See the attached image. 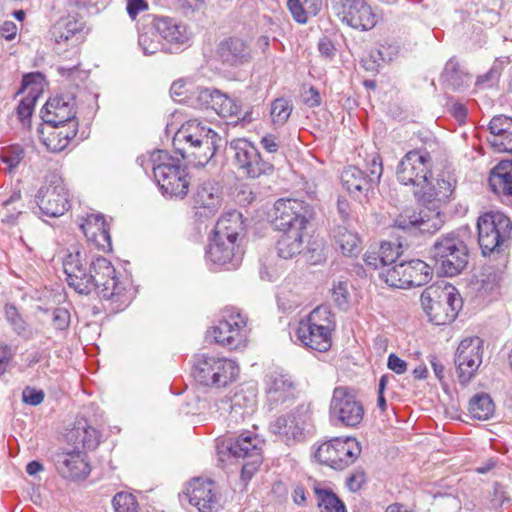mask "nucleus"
Segmentation results:
<instances>
[{
    "label": "nucleus",
    "mask_w": 512,
    "mask_h": 512,
    "mask_svg": "<svg viewBox=\"0 0 512 512\" xmlns=\"http://www.w3.org/2000/svg\"><path fill=\"white\" fill-rule=\"evenodd\" d=\"M193 209L200 216L214 215L221 206L220 187L214 182L200 184L192 197Z\"/></svg>",
    "instance_id": "25"
},
{
    "label": "nucleus",
    "mask_w": 512,
    "mask_h": 512,
    "mask_svg": "<svg viewBox=\"0 0 512 512\" xmlns=\"http://www.w3.org/2000/svg\"><path fill=\"white\" fill-rule=\"evenodd\" d=\"M63 268L70 287L80 294L91 293L90 269L87 270L84 265V257L80 250H74L66 255Z\"/></svg>",
    "instance_id": "21"
},
{
    "label": "nucleus",
    "mask_w": 512,
    "mask_h": 512,
    "mask_svg": "<svg viewBox=\"0 0 512 512\" xmlns=\"http://www.w3.org/2000/svg\"><path fill=\"white\" fill-rule=\"evenodd\" d=\"M115 512H138V503L130 493H117L112 500Z\"/></svg>",
    "instance_id": "52"
},
{
    "label": "nucleus",
    "mask_w": 512,
    "mask_h": 512,
    "mask_svg": "<svg viewBox=\"0 0 512 512\" xmlns=\"http://www.w3.org/2000/svg\"><path fill=\"white\" fill-rule=\"evenodd\" d=\"M294 337L296 338V342L300 345L318 352L328 351L332 344L331 335H327L323 331L312 327V325L304 319L299 321L294 332Z\"/></svg>",
    "instance_id": "30"
},
{
    "label": "nucleus",
    "mask_w": 512,
    "mask_h": 512,
    "mask_svg": "<svg viewBox=\"0 0 512 512\" xmlns=\"http://www.w3.org/2000/svg\"><path fill=\"white\" fill-rule=\"evenodd\" d=\"M239 372L235 361L209 354L196 356L192 369L193 378L198 384L217 389L236 381Z\"/></svg>",
    "instance_id": "4"
},
{
    "label": "nucleus",
    "mask_w": 512,
    "mask_h": 512,
    "mask_svg": "<svg viewBox=\"0 0 512 512\" xmlns=\"http://www.w3.org/2000/svg\"><path fill=\"white\" fill-rule=\"evenodd\" d=\"M478 242L484 255L495 251L510 239L512 222L502 212H488L477 222Z\"/></svg>",
    "instance_id": "7"
},
{
    "label": "nucleus",
    "mask_w": 512,
    "mask_h": 512,
    "mask_svg": "<svg viewBox=\"0 0 512 512\" xmlns=\"http://www.w3.org/2000/svg\"><path fill=\"white\" fill-rule=\"evenodd\" d=\"M330 416L346 427H356L364 416V408L347 387H336L330 402Z\"/></svg>",
    "instance_id": "16"
},
{
    "label": "nucleus",
    "mask_w": 512,
    "mask_h": 512,
    "mask_svg": "<svg viewBox=\"0 0 512 512\" xmlns=\"http://www.w3.org/2000/svg\"><path fill=\"white\" fill-rule=\"evenodd\" d=\"M127 13L131 19H136L140 12L148 9V4L145 0H127Z\"/></svg>",
    "instance_id": "62"
},
{
    "label": "nucleus",
    "mask_w": 512,
    "mask_h": 512,
    "mask_svg": "<svg viewBox=\"0 0 512 512\" xmlns=\"http://www.w3.org/2000/svg\"><path fill=\"white\" fill-rule=\"evenodd\" d=\"M304 320L327 335H331L335 328V319L328 306L316 307Z\"/></svg>",
    "instance_id": "45"
},
{
    "label": "nucleus",
    "mask_w": 512,
    "mask_h": 512,
    "mask_svg": "<svg viewBox=\"0 0 512 512\" xmlns=\"http://www.w3.org/2000/svg\"><path fill=\"white\" fill-rule=\"evenodd\" d=\"M441 78L443 83L453 90L465 86L469 80L468 75L460 69L459 64L453 59L446 63Z\"/></svg>",
    "instance_id": "46"
},
{
    "label": "nucleus",
    "mask_w": 512,
    "mask_h": 512,
    "mask_svg": "<svg viewBox=\"0 0 512 512\" xmlns=\"http://www.w3.org/2000/svg\"><path fill=\"white\" fill-rule=\"evenodd\" d=\"M262 147L269 153H275L280 148V140L274 134H267L261 138Z\"/></svg>",
    "instance_id": "64"
},
{
    "label": "nucleus",
    "mask_w": 512,
    "mask_h": 512,
    "mask_svg": "<svg viewBox=\"0 0 512 512\" xmlns=\"http://www.w3.org/2000/svg\"><path fill=\"white\" fill-rule=\"evenodd\" d=\"M81 229L88 241L104 251L112 249L109 224L105 221L102 214H90L81 225Z\"/></svg>",
    "instance_id": "29"
},
{
    "label": "nucleus",
    "mask_w": 512,
    "mask_h": 512,
    "mask_svg": "<svg viewBox=\"0 0 512 512\" xmlns=\"http://www.w3.org/2000/svg\"><path fill=\"white\" fill-rule=\"evenodd\" d=\"M390 379H393L392 375H388V374L382 375L379 380V384H378L377 406L383 412L387 408L386 400L384 397V391H385L386 386H387L388 382L390 381Z\"/></svg>",
    "instance_id": "61"
},
{
    "label": "nucleus",
    "mask_w": 512,
    "mask_h": 512,
    "mask_svg": "<svg viewBox=\"0 0 512 512\" xmlns=\"http://www.w3.org/2000/svg\"><path fill=\"white\" fill-rule=\"evenodd\" d=\"M293 110L291 102L285 98H277L271 103V121L276 126H283L289 119Z\"/></svg>",
    "instance_id": "50"
},
{
    "label": "nucleus",
    "mask_w": 512,
    "mask_h": 512,
    "mask_svg": "<svg viewBox=\"0 0 512 512\" xmlns=\"http://www.w3.org/2000/svg\"><path fill=\"white\" fill-rule=\"evenodd\" d=\"M244 231L243 216L238 211L224 214L216 223L214 235L219 239H225L237 243Z\"/></svg>",
    "instance_id": "35"
},
{
    "label": "nucleus",
    "mask_w": 512,
    "mask_h": 512,
    "mask_svg": "<svg viewBox=\"0 0 512 512\" xmlns=\"http://www.w3.org/2000/svg\"><path fill=\"white\" fill-rule=\"evenodd\" d=\"M68 440L86 449H95L100 442L99 432L88 424L86 419L77 420L68 433Z\"/></svg>",
    "instance_id": "36"
},
{
    "label": "nucleus",
    "mask_w": 512,
    "mask_h": 512,
    "mask_svg": "<svg viewBox=\"0 0 512 512\" xmlns=\"http://www.w3.org/2000/svg\"><path fill=\"white\" fill-rule=\"evenodd\" d=\"M43 214L59 217L70 207L68 190L60 177L54 176L49 185L42 186L36 195Z\"/></svg>",
    "instance_id": "17"
},
{
    "label": "nucleus",
    "mask_w": 512,
    "mask_h": 512,
    "mask_svg": "<svg viewBox=\"0 0 512 512\" xmlns=\"http://www.w3.org/2000/svg\"><path fill=\"white\" fill-rule=\"evenodd\" d=\"M208 335L217 344L230 350L242 348L249 335L247 317L234 308L226 310L218 323L208 331Z\"/></svg>",
    "instance_id": "6"
},
{
    "label": "nucleus",
    "mask_w": 512,
    "mask_h": 512,
    "mask_svg": "<svg viewBox=\"0 0 512 512\" xmlns=\"http://www.w3.org/2000/svg\"><path fill=\"white\" fill-rule=\"evenodd\" d=\"M199 97L222 117H234L240 114V105L237 101L219 90L206 88L200 92Z\"/></svg>",
    "instance_id": "32"
},
{
    "label": "nucleus",
    "mask_w": 512,
    "mask_h": 512,
    "mask_svg": "<svg viewBox=\"0 0 512 512\" xmlns=\"http://www.w3.org/2000/svg\"><path fill=\"white\" fill-rule=\"evenodd\" d=\"M266 395L271 409L291 401L295 397L294 382L288 375L271 373L266 378Z\"/></svg>",
    "instance_id": "24"
},
{
    "label": "nucleus",
    "mask_w": 512,
    "mask_h": 512,
    "mask_svg": "<svg viewBox=\"0 0 512 512\" xmlns=\"http://www.w3.org/2000/svg\"><path fill=\"white\" fill-rule=\"evenodd\" d=\"M83 24L73 17L59 19L52 27L51 34L57 44L78 41Z\"/></svg>",
    "instance_id": "40"
},
{
    "label": "nucleus",
    "mask_w": 512,
    "mask_h": 512,
    "mask_svg": "<svg viewBox=\"0 0 512 512\" xmlns=\"http://www.w3.org/2000/svg\"><path fill=\"white\" fill-rule=\"evenodd\" d=\"M455 184L456 181L451 176L437 179L435 184L428 179L427 186L422 190H414V194L420 200L431 204V208L436 207V210L439 211V204L449 200L454 192Z\"/></svg>",
    "instance_id": "31"
},
{
    "label": "nucleus",
    "mask_w": 512,
    "mask_h": 512,
    "mask_svg": "<svg viewBox=\"0 0 512 512\" xmlns=\"http://www.w3.org/2000/svg\"><path fill=\"white\" fill-rule=\"evenodd\" d=\"M489 183L495 193L512 196V161H501L492 170Z\"/></svg>",
    "instance_id": "39"
},
{
    "label": "nucleus",
    "mask_w": 512,
    "mask_h": 512,
    "mask_svg": "<svg viewBox=\"0 0 512 512\" xmlns=\"http://www.w3.org/2000/svg\"><path fill=\"white\" fill-rule=\"evenodd\" d=\"M431 256L439 273L445 276L459 274L468 263V249L454 233L441 236L431 248Z\"/></svg>",
    "instance_id": "5"
},
{
    "label": "nucleus",
    "mask_w": 512,
    "mask_h": 512,
    "mask_svg": "<svg viewBox=\"0 0 512 512\" xmlns=\"http://www.w3.org/2000/svg\"><path fill=\"white\" fill-rule=\"evenodd\" d=\"M333 239L343 255L355 256L361 250L358 234L345 225H338L333 230Z\"/></svg>",
    "instance_id": "41"
},
{
    "label": "nucleus",
    "mask_w": 512,
    "mask_h": 512,
    "mask_svg": "<svg viewBox=\"0 0 512 512\" xmlns=\"http://www.w3.org/2000/svg\"><path fill=\"white\" fill-rule=\"evenodd\" d=\"M312 425V411L309 405L301 404L292 412L279 416L270 424V431L288 444L300 441L304 432Z\"/></svg>",
    "instance_id": "13"
},
{
    "label": "nucleus",
    "mask_w": 512,
    "mask_h": 512,
    "mask_svg": "<svg viewBox=\"0 0 512 512\" xmlns=\"http://www.w3.org/2000/svg\"><path fill=\"white\" fill-rule=\"evenodd\" d=\"M230 149L234 152L235 165L247 177L258 178L273 172V164L262 159L256 146L248 140L234 139L230 143Z\"/></svg>",
    "instance_id": "12"
},
{
    "label": "nucleus",
    "mask_w": 512,
    "mask_h": 512,
    "mask_svg": "<svg viewBox=\"0 0 512 512\" xmlns=\"http://www.w3.org/2000/svg\"><path fill=\"white\" fill-rule=\"evenodd\" d=\"M490 135L487 141L495 152L512 153V118L498 115L489 123Z\"/></svg>",
    "instance_id": "28"
},
{
    "label": "nucleus",
    "mask_w": 512,
    "mask_h": 512,
    "mask_svg": "<svg viewBox=\"0 0 512 512\" xmlns=\"http://www.w3.org/2000/svg\"><path fill=\"white\" fill-rule=\"evenodd\" d=\"M483 341L474 336L463 339L455 353V365L459 382L468 384L475 376L483 359Z\"/></svg>",
    "instance_id": "15"
},
{
    "label": "nucleus",
    "mask_w": 512,
    "mask_h": 512,
    "mask_svg": "<svg viewBox=\"0 0 512 512\" xmlns=\"http://www.w3.org/2000/svg\"><path fill=\"white\" fill-rule=\"evenodd\" d=\"M220 141L217 132L194 119L178 129L173 137V146L183 159L202 167L215 155Z\"/></svg>",
    "instance_id": "1"
},
{
    "label": "nucleus",
    "mask_w": 512,
    "mask_h": 512,
    "mask_svg": "<svg viewBox=\"0 0 512 512\" xmlns=\"http://www.w3.org/2000/svg\"><path fill=\"white\" fill-rule=\"evenodd\" d=\"M369 174H367L369 180L373 185L378 184L383 173L382 160L378 154L371 156L368 162Z\"/></svg>",
    "instance_id": "54"
},
{
    "label": "nucleus",
    "mask_w": 512,
    "mask_h": 512,
    "mask_svg": "<svg viewBox=\"0 0 512 512\" xmlns=\"http://www.w3.org/2000/svg\"><path fill=\"white\" fill-rule=\"evenodd\" d=\"M332 296L339 307L346 306L349 299L347 284L344 282H339L337 285H335L332 289Z\"/></svg>",
    "instance_id": "59"
},
{
    "label": "nucleus",
    "mask_w": 512,
    "mask_h": 512,
    "mask_svg": "<svg viewBox=\"0 0 512 512\" xmlns=\"http://www.w3.org/2000/svg\"><path fill=\"white\" fill-rule=\"evenodd\" d=\"M310 207L298 199H279L274 203L272 225L282 232L305 230Z\"/></svg>",
    "instance_id": "10"
},
{
    "label": "nucleus",
    "mask_w": 512,
    "mask_h": 512,
    "mask_svg": "<svg viewBox=\"0 0 512 512\" xmlns=\"http://www.w3.org/2000/svg\"><path fill=\"white\" fill-rule=\"evenodd\" d=\"M242 255L243 252L238 243L219 239L216 235H214L206 251V257L212 263L217 265L231 264L233 267L239 265Z\"/></svg>",
    "instance_id": "27"
},
{
    "label": "nucleus",
    "mask_w": 512,
    "mask_h": 512,
    "mask_svg": "<svg viewBox=\"0 0 512 512\" xmlns=\"http://www.w3.org/2000/svg\"><path fill=\"white\" fill-rule=\"evenodd\" d=\"M6 316L10 323L12 324V326L14 327V330L17 332V334L22 336L25 335V323L18 315V312L15 309V307H7Z\"/></svg>",
    "instance_id": "60"
},
{
    "label": "nucleus",
    "mask_w": 512,
    "mask_h": 512,
    "mask_svg": "<svg viewBox=\"0 0 512 512\" xmlns=\"http://www.w3.org/2000/svg\"><path fill=\"white\" fill-rule=\"evenodd\" d=\"M75 101L69 96H55L45 104L43 116L46 124L68 125L70 122H77L74 111Z\"/></svg>",
    "instance_id": "26"
},
{
    "label": "nucleus",
    "mask_w": 512,
    "mask_h": 512,
    "mask_svg": "<svg viewBox=\"0 0 512 512\" xmlns=\"http://www.w3.org/2000/svg\"><path fill=\"white\" fill-rule=\"evenodd\" d=\"M431 163L432 159L427 151L407 152L397 167L398 181L403 185L414 186L415 190H422L431 177Z\"/></svg>",
    "instance_id": "9"
},
{
    "label": "nucleus",
    "mask_w": 512,
    "mask_h": 512,
    "mask_svg": "<svg viewBox=\"0 0 512 512\" xmlns=\"http://www.w3.org/2000/svg\"><path fill=\"white\" fill-rule=\"evenodd\" d=\"M264 441L250 431H244L228 443L226 450L235 458L246 459L243 464L242 476L250 478L263 460Z\"/></svg>",
    "instance_id": "14"
},
{
    "label": "nucleus",
    "mask_w": 512,
    "mask_h": 512,
    "mask_svg": "<svg viewBox=\"0 0 512 512\" xmlns=\"http://www.w3.org/2000/svg\"><path fill=\"white\" fill-rule=\"evenodd\" d=\"M443 217L436 207H425L418 212L405 209L394 220V226L402 230H418L421 233H435L443 225Z\"/></svg>",
    "instance_id": "18"
},
{
    "label": "nucleus",
    "mask_w": 512,
    "mask_h": 512,
    "mask_svg": "<svg viewBox=\"0 0 512 512\" xmlns=\"http://www.w3.org/2000/svg\"><path fill=\"white\" fill-rule=\"evenodd\" d=\"M219 55L224 63L231 66L242 65L252 59L249 45L240 38H229L223 41L219 47Z\"/></svg>",
    "instance_id": "33"
},
{
    "label": "nucleus",
    "mask_w": 512,
    "mask_h": 512,
    "mask_svg": "<svg viewBox=\"0 0 512 512\" xmlns=\"http://www.w3.org/2000/svg\"><path fill=\"white\" fill-rule=\"evenodd\" d=\"M187 494L190 504L199 512H216L220 508L217 488L211 480L193 479L187 487Z\"/></svg>",
    "instance_id": "20"
},
{
    "label": "nucleus",
    "mask_w": 512,
    "mask_h": 512,
    "mask_svg": "<svg viewBox=\"0 0 512 512\" xmlns=\"http://www.w3.org/2000/svg\"><path fill=\"white\" fill-rule=\"evenodd\" d=\"M500 77V71L496 66H493L483 75H480L476 80V86L478 88L484 89L488 87H492L497 83Z\"/></svg>",
    "instance_id": "55"
},
{
    "label": "nucleus",
    "mask_w": 512,
    "mask_h": 512,
    "mask_svg": "<svg viewBox=\"0 0 512 512\" xmlns=\"http://www.w3.org/2000/svg\"><path fill=\"white\" fill-rule=\"evenodd\" d=\"M406 265L405 261L399 264L389 266L380 273V277L387 285L394 288L406 289L409 288V282L406 280Z\"/></svg>",
    "instance_id": "48"
},
{
    "label": "nucleus",
    "mask_w": 512,
    "mask_h": 512,
    "mask_svg": "<svg viewBox=\"0 0 512 512\" xmlns=\"http://www.w3.org/2000/svg\"><path fill=\"white\" fill-rule=\"evenodd\" d=\"M35 101L36 98L34 96H27L20 101L17 107V115L23 123L31 117Z\"/></svg>",
    "instance_id": "56"
},
{
    "label": "nucleus",
    "mask_w": 512,
    "mask_h": 512,
    "mask_svg": "<svg viewBox=\"0 0 512 512\" xmlns=\"http://www.w3.org/2000/svg\"><path fill=\"white\" fill-rule=\"evenodd\" d=\"M361 453V447L355 438H335L321 444L315 452V458L336 470H343L353 464Z\"/></svg>",
    "instance_id": "8"
},
{
    "label": "nucleus",
    "mask_w": 512,
    "mask_h": 512,
    "mask_svg": "<svg viewBox=\"0 0 512 512\" xmlns=\"http://www.w3.org/2000/svg\"><path fill=\"white\" fill-rule=\"evenodd\" d=\"M420 301L429 320L436 325L451 323L462 308V298L456 288L445 283L427 287Z\"/></svg>",
    "instance_id": "3"
},
{
    "label": "nucleus",
    "mask_w": 512,
    "mask_h": 512,
    "mask_svg": "<svg viewBox=\"0 0 512 512\" xmlns=\"http://www.w3.org/2000/svg\"><path fill=\"white\" fill-rule=\"evenodd\" d=\"M406 280H408L409 288L427 284L433 275L432 268L420 259L405 261Z\"/></svg>",
    "instance_id": "42"
},
{
    "label": "nucleus",
    "mask_w": 512,
    "mask_h": 512,
    "mask_svg": "<svg viewBox=\"0 0 512 512\" xmlns=\"http://www.w3.org/2000/svg\"><path fill=\"white\" fill-rule=\"evenodd\" d=\"M58 474L68 480L85 479L90 473V466L84 454L78 449L58 451L53 456Z\"/></svg>",
    "instance_id": "22"
},
{
    "label": "nucleus",
    "mask_w": 512,
    "mask_h": 512,
    "mask_svg": "<svg viewBox=\"0 0 512 512\" xmlns=\"http://www.w3.org/2000/svg\"><path fill=\"white\" fill-rule=\"evenodd\" d=\"M20 192H14L7 200L3 202V209L0 210L1 221L7 224H14L18 215L21 213L17 207L13 206L20 201Z\"/></svg>",
    "instance_id": "51"
},
{
    "label": "nucleus",
    "mask_w": 512,
    "mask_h": 512,
    "mask_svg": "<svg viewBox=\"0 0 512 512\" xmlns=\"http://www.w3.org/2000/svg\"><path fill=\"white\" fill-rule=\"evenodd\" d=\"M52 322L57 330H65L70 324V313L65 308H56L53 310Z\"/></svg>",
    "instance_id": "58"
},
{
    "label": "nucleus",
    "mask_w": 512,
    "mask_h": 512,
    "mask_svg": "<svg viewBox=\"0 0 512 512\" xmlns=\"http://www.w3.org/2000/svg\"><path fill=\"white\" fill-rule=\"evenodd\" d=\"M304 231L283 232L276 243L278 256L283 259H292L299 255L304 247Z\"/></svg>",
    "instance_id": "37"
},
{
    "label": "nucleus",
    "mask_w": 512,
    "mask_h": 512,
    "mask_svg": "<svg viewBox=\"0 0 512 512\" xmlns=\"http://www.w3.org/2000/svg\"><path fill=\"white\" fill-rule=\"evenodd\" d=\"M151 161L155 181L162 192L183 199L189 190L190 177L181 161L165 150L153 151Z\"/></svg>",
    "instance_id": "2"
},
{
    "label": "nucleus",
    "mask_w": 512,
    "mask_h": 512,
    "mask_svg": "<svg viewBox=\"0 0 512 512\" xmlns=\"http://www.w3.org/2000/svg\"><path fill=\"white\" fill-rule=\"evenodd\" d=\"M78 122H70L68 125H53L44 122L37 129L42 144L51 152L64 150L69 142L76 136Z\"/></svg>",
    "instance_id": "23"
},
{
    "label": "nucleus",
    "mask_w": 512,
    "mask_h": 512,
    "mask_svg": "<svg viewBox=\"0 0 512 512\" xmlns=\"http://www.w3.org/2000/svg\"><path fill=\"white\" fill-rule=\"evenodd\" d=\"M468 411L477 420H488L495 412V405L489 394L480 392L469 400Z\"/></svg>",
    "instance_id": "43"
},
{
    "label": "nucleus",
    "mask_w": 512,
    "mask_h": 512,
    "mask_svg": "<svg viewBox=\"0 0 512 512\" xmlns=\"http://www.w3.org/2000/svg\"><path fill=\"white\" fill-rule=\"evenodd\" d=\"M153 29L157 31L161 39L171 44H185L190 38L186 25L178 23L169 17L153 18Z\"/></svg>",
    "instance_id": "34"
},
{
    "label": "nucleus",
    "mask_w": 512,
    "mask_h": 512,
    "mask_svg": "<svg viewBox=\"0 0 512 512\" xmlns=\"http://www.w3.org/2000/svg\"><path fill=\"white\" fill-rule=\"evenodd\" d=\"M339 3L337 15L344 24L362 31L375 27L377 15L365 0H339Z\"/></svg>",
    "instance_id": "19"
},
{
    "label": "nucleus",
    "mask_w": 512,
    "mask_h": 512,
    "mask_svg": "<svg viewBox=\"0 0 512 512\" xmlns=\"http://www.w3.org/2000/svg\"><path fill=\"white\" fill-rule=\"evenodd\" d=\"M287 7L296 22L305 24L310 14L315 16L320 11L321 3L319 0H287Z\"/></svg>",
    "instance_id": "44"
},
{
    "label": "nucleus",
    "mask_w": 512,
    "mask_h": 512,
    "mask_svg": "<svg viewBox=\"0 0 512 512\" xmlns=\"http://www.w3.org/2000/svg\"><path fill=\"white\" fill-rule=\"evenodd\" d=\"M90 275L92 282L91 292L97 291L98 294L107 300L125 303L123 300L124 287L116 277L115 268L111 262L104 257H97L90 263Z\"/></svg>",
    "instance_id": "11"
},
{
    "label": "nucleus",
    "mask_w": 512,
    "mask_h": 512,
    "mask_svg": "<svg viewBox=\"0 0 512 512\" xmlns=\"http://www.w3.org/2000/svg\"><path fill=\"white\" fill-rule=\"evenodd\" d=\"M161 37L157 31L153 29V21L143 27L142 32L139 34L138 43L142 48L144 54L153 55L163 49Z\"/></svg>",
    "instance_id": "47"
},
{
    "label": "nucleus",
    "mask_w": 512,
    "mask_h": 512,
    "mask_svg": "<svg viewBox=\"0 0 512 512\" xmlns=\"http://www.w3.org/2000/svg\"><path fill=\"white\" fill-rule=\"evenodd\" d=\"M341 182L343 187L355 196L367 192L373 186L368 176L355 166H348L343 169Z\"/></svg>",
    "instance_id": "38"
},
{
    "label": "nucleus",
    "mask_w": 512,
    "mask_h": 512,
    "mask_svg": "<svg viewBox=\"0 0 512 512\" xmlns=\"http://www.w3.org/2000/svg\"><path fill=\"white\" fill-rule=\"evenodd\" d=\"M45 394L43 390L36 389L33 387H26L24 388L22 392V400L24 403L31 405V406H37L41 404L44 400Z\"/></svg>",
    "instance_id": "57"
},
{
    "label": "nucleus",
    "mask_w": 512,
    "mask_h": 512,
    "mask_svg": "<svg viewBox=\"0 0 512 512\" xmlns=\"http://www.w3.org/2000/svg\"><path fill=\"white\" fill-rule=\"evenodd\" d=\"M387 366L397 374H403L407 371V363L393 353L388 357Z\"/></svg>",
    "instance_id": "63"
},
{
    "label": "nucleus",
    "mask_w": 512,
    "mask_h": 512,
    "mask_svg": "<svg viewBox=\"0 0 512 512\" xmlns=\"http://www.w3.org/2000/svg\"><path fill=\"white\" fill-rule=\"evenodd\" d=\"M401 245H395L391 242H382L378 248L380 258L383 260L385 266L388 268L400 256Z\"/></svg>",
    "instance_id": "53"
},
{
    "label": "nucleus",
    "mask_w": 512,
    "mask_h": 512,
    "mask_svg": "<svg viewBox=\"0 0 512 512\" xmlns=\"http://www.w3.org/2000/svg\"><path fill=\"white\" fill-rule=\"evenodd\" d=\"M314 491L322 512H346L344 504L332 491L318 486L314 487Z\"/></svg>",
    "instance_id": "49"
}]
</instances>
